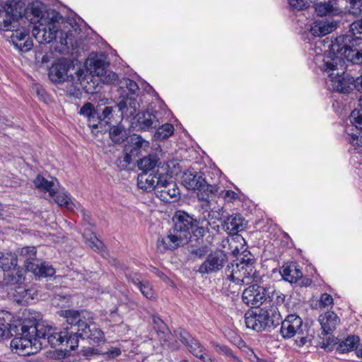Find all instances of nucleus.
<instances>
[{"label": "nucleus", "instance_id": "nucleus-1", "mask_svg": "<svg viewBox=\"0 0 362 362\" xmlns=\"http://www.w3.org/2000/svg\"><path fill=\"white\" fill-rule=\"evenodd\" d=\"M21 329L22 337L14 338L11 341L12 350L21 356L33 355L47 344L52 347L63 345L67 334V327L56 332L52 327L30 321Z\"/></svg>", "mask_w": 362, "mask_h": 362}, {"label": "nucleus", "instance_id": "nucleus-2", "mask_svg": "<svg viewBox=\"0 0 362 362\" xmlns=\"http://www.w3.org/2000/svg\"><path fill=\"white\" fill-rule=\"evenodd\" d=\"M329 52L322 58L325 69L337 71V74L346 70L344 58L354 64L362 63V37L340 35L329 46Z\"/></svg>", "mask_w": 362, "mask_h": 362}, {"label": "nucleus", "instance_id": "nucleus-3", "mask_svg": "<svg viewBox=\"0 0 362 362\" xmlns=\"http://www.w3.org/2000/svg\"><path fill=\"white\" fill-rule=\"evenodd\" d=\"M206 221V216L192 218L184 211H179L175 216L174 226L167 235L157 240V248L161 252L173 250L187 244L191 238L192 229Z\"/></svg>", "mask_w": 362, "mask_h": 362}, {"label": "nucleus", "instance_id": "nucleus-4", "mask_svg": "<svg viewBox=\"0 0 362 362\" xmlns=\"http://www.w3.org/2000/svg\"><path fill=\"white\" fill-rule=\"evenodd\" d=\"M280 332L285 339L296 337L295 341L299 346H303L308 341H310L313 337L308 325L303 323V320L294 314L288 315L281 322Z\"/></svg>", "mask_w": 362, "mask_h": 362}, {"label": "nucleus", "instance_id": "nucleus-5", "mask_svg": "<svg viewBox=\"0 0 362 362\" xmlns=\"http://www.w3.org/2000/svg\"><path fill=\"white\" fill-rule=\"evenodd\" d=\"M49 78L55 83L71 81L74 83L83 85L86 76L81 69H76L68 60L59 59L49 68Z\"/></svg>", "mask_w": 362, "mask_h": 362}, {"label": "nucleus", "instance_id": "nucleus-6", "mask_svg": "<svg viewBox=\"0 0 362 362\" xmlns=\"http://www.w3.org/2000/svg\"><path fill=\"white\" fill-rule=\"evenodd\" d=\"M254 260L243 259L240 262L228 265L226 269L227 278L238 284H248L257 281L259 276L255 269Z\"/></svg>", "mask_w": 362, "mask_h": 362}, {"label": "nucleus", "instance_id": "nucleus-7", "mask_svg": "<svg viewBox=\"0 0 362 362\" xmlns=\"http://www.w3.org/2000/svg\"><path fill=\"white\" fill-rule=\"evenodd\" d=\"M245 322L247 328L256 332H261L279 325L276 312L272 317L263 308L258 313L253 310L247 311L245 314Z\"/></svg>", "mask_w": 362, "mask_h": 362}, {"label": "nucleus", "instance_id": "nucleus-8", "mask_svg": "<svg viewBox=\"0 0 362 362\" xmlns=\"http://www.w3.org/2000/svg\"><path fill=\"white\" fill-rule=\"evenodd\" d=\"M0 267L4 271V281L6 284H16L23 279L22 271L18 267L17 255L0 252Z\"/></svg>", "mask_w": 362, "mask_h": 362}, {"label": "nucleus", "instance_id": "nucleus-9", "mask_svg": "<svg viewBox=\"0 0 362 362\" xmlns=\"http://www.w3.org/2000/svg\"><path fill=\"white\" fill-rule=\"evenodd\" d=\"M319 67L330 78L331 86L333 90L347 94L356 88L355 79L346 74V71L339 74H337V71L335 70H330V71H329L325 69L326 66L325 60L323 59L322 60V63L319 64Z\"/></svg>", "mask_w": 362, "mask_h": 362}, {"label": "nucleus", "instance_id": "nucleus-10", "mask_svg": "<svg viewBox=\"0 0 362 362\" xmlns=\"http://www.w3.org/2000/svg\"><path fill=\"white\" fill-rule=\"evenodd\" d=\"M13 315L6 310H0V339H8L12 336L15 338L21 337V328L28 325L29 321L13 322Z\"/></svg>", "mask_w": 362, "mask_h": 362}, {"label": "nucleus", "instance_id": "nucleus-11", "mask_svg": "<svg viewBox=\"0 0 362 362\" xmlns=\"http://www.w3.org/2000/svg\"><path fill=\"white\" fill-rule=\"evenodd\" d=\"M32 34L39 43L47 44L57 38V28L52 20L41 18L38 25L33 26Z\"/></svg>", "mask_w": 362, "mask_h": 362}, {"label": "nucleus", "instance_id": "nucleus-12", "mask_svg": "<svg viewBox=\"0 0 362 362\" xmlns=\"http://www.w3.org/2000/svg\"><path fill=\"white\" fill-rule=\"evenodd\" d=\"M267 298V288L257 284L248 286L243 293V300L248 306L259 307L265 304Z\"/></svg>", "mask_w": 362, "mask_h": 362}, {"label": "nucleus", "instance_id": "nucleus-13", "mask_svg": "<svg viewBox=\"0 0 362 362\" xmlns=\"http://www.w3.org/2000/svg\"><path fill=\"white\" fill-rule=\"evenodd\" d=\"M227 260V255L223 251L216 250L207 256L200 265L199 272L202 274L216 272L223 267Z\"/></svg>", "mask_w": 362, "mask_h": 362}, {"label": "nucleus", "instance_id": "nucleus-14", "mask_svg": "<svg viewBox=\"0 0 362 362\" xmlns=\"http://www.w3.org/2000/svg\"><path fill=\"white\" fill-rule=\"evenodd\" d=\"M267 298L263 308L267 310L268 313L272 317L273 314L274 315V312H276L278 323L279 324L281 320L280 310L284 307L285 296L276 292L274 287H268Z\"/></svg>", "mask_w": 362, "mask_h": 362}, {"label": "nucleus", "instance_id": "nucleus-15", "mask_svg": "<svg viewBox=\"0 0 362 362\" xmlns=\"http://www.w3.org/2000/svg\"><path fill=\"white\" fill-rule=\"evenodd\" d=\"M280 274L283 279L291 284L298 283L300 286H308L310 285L311 280L303 279V272L296 263L291 262L284 264L281 269Z\"/></svg>", "mask_w": 362, "mask_h": 362}, {"label": "nucleus", "instance_id": "nucleus-16", "mask_svg": "<svg viewBox=\"0 0 362 362\" xmlns=\"http://www.w3.org/2000/svg\"><path fill=\"white\" fill-rule=\"evenodd\" d=\"M21 2L11 1L6 4V19L0 21V30L4 31H13L17 26V18L22 15Z\"/></svg>", "mask_w": 362, "mask_h": 362}, {"label": "nucleus", "instance_id": "nucleus-17", "mask_svg": "<svg viewBox=\"0 0 362 362\" xmlns=\"http://www.w3.org/2000/svg\"><path fill=\"white\" fill-rule=\"evenodd\" d=\"M179 189L173 181H168L163 175L156 192V196L163 202H171L179 196Z\"/></svg>", "mask_w": 362, "mask_h": 362}, {"label": "nucleus", "instance_id": "nucleus-18", "mask_svg": "<svg viewBox=\"0 0 362 362\" xmlns=\"http://www.w3.org/2000/svg\"><path fill=\"white\" fill-rule=\"evenodd\" d=\"M61 316L66 318L69 325L76 327L77 329H76V330H77V332H81V328L86 327L90 319V313L86 310H62Z\"/></svg>", "mask_w": 362, "mask_h": 362}, {"label": "nucleus", "instance_id": "nucleus-19", "mask_svg": "<svg viewBox=\"0 0 362 362\" xmlns=\"http://www.w3.org/2000/svg\"><path fill=\"white\" fill-rule=\"evenodd\" d=\"M179 339L182 343L186 345L191 354L203 361L206 362L205 357L206 356V350L199 341L191 337L188 333L185 331L180 332Z\"/></svg>", "mask_w": 362, "mask_h": 362}, {"label": "nucleus", "instance_id": "nucleus-20", "mask_svg": "<svg viewBox=\"0 0 362 362\" xmlns=\"http://www.w3.org/2000/svg\"><path fill=\"white\" fill-rule=\"evenodd\" d=\"M164 175L144 172L138 175L137 185L140 189L147 192H151L153 189L156 192L160 184V180L163 178Z\"/></svg>", "mask_w": 362, "mask_h": 362}, {"label": "nucleus", "instance_id": "nucleus-21", "mask_svg": "<svg viewBox=\"0 0 362 362\" xmlns=\"http://www.w3.org/2000/svg\"><path fill=\"white\" fill-rule=\"evenodd\" d=\"M140 107L139 103L136 98L128 96L123 98L115 106L119 112V117L123 118L124 116L129 117H134Z\"/></svg>", "mask_w": 362, "mask_h": 362}, {"label": "nucleus", "instance_id": "nucleus-22", "mask_svg": "<svg viewBox=\"0 0 362 362\" xmlns=\"http://www.w3.org/2000/svg\"><path fill=\"white\" fill-rule=\"evenodd\" d=\"M247 226V221L240 214H233L227 217L223 223L225 230L230 234H236L243 230Z\"/></svg>", "mask_w": 362, "mask_h": 362}, {"label": "nucleus", "instance_id": "nucleus-23", "mask_svg": "<svg viewBox=\"0 0 362 362\" xmlns=\"http://www.w3.org/2000/svg\"><path fill=\"white\" fill-rule=\"evenodd\" d=\"M182 182L187 189H197L204 187L205 179L200 173L193 170H188L183 173Z\"/></svg>", "mask_w": 362, "mask_h": 362}, {"label": "nucleus", "instance_id": "nucleus-24", "mask_svg": "<svg viewBox=\"0 0 362 362\" xmlns=\"http://www.w3.org/2000/svg\"><path fill=\"white\" fill-rule=\"evenodd\" d=\"M322 332L328 334L335 330L340 323L339 317L333 312L328 311L319 316L318 319Z\"/></svg>", "mask_w": 362, "mask_h": 362}, {"label": "nucleus", "instance_id": "nucleus-25", "mask_svg": "<svg viewBox=\"0 0 362 362\" xmlns=\"http://www.w3.org/2000/svg\"><path fill=\"white\" fill-rule=\"evenodd\" d=\"M335 11L339 13H349L355 16L362 12V0H337Z\"/></svg>", "mask_w": 362, "mask_h": 362}, {"label": "nucleus", "instance_id": "nucleus-26", "mask_svg": "<svg viewBox=\"0 0 362 362\" xmlns=\"http://www.w3.org/2000/svg\"><path fill=\"white\" fill-rule=\"evenodd\" d=\"M80 337L89 339L95 344L100 343L105 340L103 332L101 329L96 327L90 319L86 327L81 328Z\"/></svg>", "mask_w": 362, "mask_h": 362}, {"label": "nucleus", "instance_id": "nucleus-27", "mask_svg": "<svg viewBox=\"0 0 362 362\" xmlns=\"http://www.w3.org/2000/svg\"><path fill=\"white\" fill-rule=\"evenodd\" d=\"M137 126L141 130H150L156 128L160 124L157 115L145 112L137 115Z\"/></svg>", "mask_w": 362, "mask_h": 362}, {"label": "nucleus", "instance_id": "nucleus-28", "mask_svg": "<svg viewBox=\"0 0 362 362\" xmlns=\"http://www.w3.org/2000/svg\"><path fill=\"white\" fill-rule=\"evenodd\" d=\"M34 184L41 191L49 192L50 197L56 195L59 185L56 178L50 177L49 180H47L41 175L37 176L34 180Z\"/></svg>", "mask_w": 362, "mask_h": 362}, {"label": "nucleus", "instance_id": "nucleus-29", "mask_svg": "<svg viewBox=\"0 0 362 362\" xmlns=\"http://www.w3.org/2000/svg\"><path fill=\"white\" fill-rule=\"evenodd\" d=\"M226 211L224 209V207L223 206L217 205V206H213V202L211 203V207H206L203 212L199 214L198 216H206V221L204 222V224H200L202 226L201 228L208 229V226L210 225L209 221H208L209 218H211L212 219H216L218 221L222 220V218L224 217V214Z\"/></svg>", "mask_w": 362, "mask_h": 362}, {"label": "nucleus", "instance_id": "nucleus-30", "mask_svg": "<svg viewBox=\"0 0 362 362\" xmlns=\"http://www.w3.org/2000/svg\"><path fill=\"white\" fill-rule=\"evenodd\" d=\"M148 147L149 142L148 141L139 135L134 134L131 136L129 144L126 145V151L138 156L141 151H146Z\"/></svg>", "mask_w": 362, "mask_h": 362}, {"label": "nucleus", "instance_id": "nucleus-31", "mask_svg": "<svg viewBox=\"0 0 362 362\" xmlns=\"http://www.w3.org/2000/svg\"><path fill=\"white\" fill-rule=\"evenodd\" d=\"M197 197L199 201L203 202L202 209L204 211L206 207H211V203L215 201L216 189L212 186H205L197 189Z\"/></svg>", "mask_w": 362, "mask_h": 362}, {"label": "nucleus", "instance_id": "nucleus-32", "mask_svg": "<svg viewBox=\"0 0 362 362\" xmlns=\"http://www.w3.org/2000/svg\"><path fill=\"white\" fill-rule=\"evenodd\" d=\"M28 272H31L35 276L40 277L52 276L55 270L52 265L45 262H40L39 259L35 264H29L28 266Z\"/></svg>", "mask_w": 362, "mask_h": 362}, {"label": "nucleus", "instance_id": "nucleus-33", "mask_svg": "<svg viewBox=\"0 0 362 362\" xmlns=\"http://www.w3.org/2000/svg\"><path fill=\"white\" fill-rule=\"evenodd\" d=\"M37 250L35 247H25L21 249L17 255L18 261L23 263V266L28 271L29 264H35L38 260L36 257Z\"/></svg>", "mask_w": 362, "mask_h": 362}, {"label": "nucleus", "instance_id": "nucleus-34", "mask_svg": "<svg viewBox=\"0 0 362 362\" xmlns=\"http://www.w3.org/2000/svg\"><path fill=\"white\" fill-rule=\"evenodd\" d=\"M90 73L97 76H103L106 74V63L98 57H90L86 62Z\"/></svg>", "mask_w": 362, "mask_h": 362}, {"label": "nucleus", "instance_id": "nucleus-35", "mask_svg": "<svg viewBox=\"0 0 362 362\" xmlns=\"http://www.w3.org/2000/svg\"><path fill=\"white\" fill-rule=\"evenodd\" d=\"M337 0H329L327 3H316L315 10L317 16H324L327 15L337 16L340 14L339 11H335Z\"/></svg>", "mask_w": 362, "mask_h": 362}, {"label": "nucleus", "instance_id": "nucleus-36", "mask_svg": "<svg viewBox=\"0 0 362 362\" xmlns=\"http://www.w3.org/2000/svg\"><path fill=\"white\" fill-rule=\"evenodd\" d=\"M336 28L333 23L319 22L315 23L310 28V33L313 36L322 37L330 33Z\"/></svg>", "mask_w": 362, "mask_h": 362}, {"label": "nucleus", "instance_id": "nucleus-37", "mask_svg": "<svg viewBox=\"0 0 362 362\" xmlns=\"http://www.w3.org/2000/svg\"><path fill=\"white\" fill-rule=\"evenodd\" d=\"M128 132L126 129L120 125L114 126L110 129V137L111 140L117 144H120L128 139Z\"/></svg>", "mask_w": 362, "mask_h": 362}, {"label": "nucleus", "instance_id": "nucleus-38", "mask_svg": "<svg viewBox=\"0 0 362 362\" xmlns=\"http://www.w3.org/2000/svg\"><path fill=\"white\" fill-rule=\"evenodd\" d=\"M79 113L88 119V127H91L93 130L98 128L99 124H100V121H98V123L91 122V119H94L95 115V108L93 104L90 103H85L80 109Z\"/></svg>", "mask_w": 362, "mask_h": 362}, {"label": "nucleus", "instance_id": "nucleus-39", "mask_svg": "<svg viewBox=\"0 0 362 362\" xmlns=\"http://www.w3.org/2000/svg\"><path fill=\"white\" fill-rule=\"evenodd\" d=\"M80 332H77V330L69 331V329L67 327V334L66 338H64V343L62 345L66 350L68 349L69 350H75L78 346Z\"/></svg>", "mask_w": 362, "mask_h": 362}, {"label": "nucleus", "instance_id": "nucleus-40", "mask_svg": "<svg viewBox=\"0 0 362 362\" xmlns=\"http://www.w3.org/2000/svg\"><path fill=\"white\" fill-rule=\"evenodd\" d=\"M159 158L156 155H149L141 159L139 162V167L144 172H148L153 170L158 165Z\"/></svg>", "mask_w": 362, "mask_h": 362}, {"label": "nucleus", "instance_id": "nucleus-41", "mask_svg": "<svg viewBox=\"0 0 362 362\" xmlns=\"http://www.w3.org/2000/svg\"><path fill=\"white\" fill-rule=\"evenodd\" d=\"M359 341V337L357 336H349L345 340L339 343L337 350L341 353H346L351 351Z\"/></svg>", "mask_w": 362, "mask_h": 362}, {"label": "nucleus", "instance_id": "nucleus-42", "mask_svg": "<svg viewBox=\"0 0 362 362\" xmlns=\"http://www.w3.org/2000/svg\"><path fill=\"white\" fill-rule=\"evenodd\" d=\"M174 127L171 124L165 123L160 127L158 126L154 134V138L157 140H164L173 135Z\"/></svg>", "mask_w": 362, "mask_h": 362}, {"label": "nucleus", "instance_id": "nucleus-43", "mask_svg": "<svg viewBox=\"0 0 362 362\" xmlns=\"http://www.w3.org/2000/svg\"><path fill=\"white\" fill-rule=\"evenodd\" d=\"M11 38L16 47H21L22 41L28 38V33L24 28L13 30Z\"/></svg>", "mask_w": 362, "mask_h": 362}, {"label": "nucleus", "instance_id": "nucleus-44", "mask_svg": "<svg viewBox=\"0 0 362 362\" xmlns=\"http://www.w3.org/2000/svg\"><path fill=\"white\" fill-rule=\"evenodd\" d=\"M54 201L59 206H65L67 209L71 211H74V208H76V205L65 194H59L56 195Z\"/></svg>", "mask_w": 362, "mask_h": 362}, {"label": "nucleus", "instance_id": "nucleus-45", "mask_svg": "<svg viewBox=\"0 0 362 362\" xmlns=\"http://www.w3.org/2000/svg\"><path fill=\"white\" fill-rule=\"evenodd\" d=\"M141 293L148 299H155V293L151 285L147 281H144L138 287Z\"/></svg>", "mask_w": 362, "mask_h": 362}, {"label": "nucleus", "instance_id": "nucleus-46", "mask_svg": "<svg viewBox=\"0 0 362 362\" xmlns=\"http://www.w3.org/2000/svg\"><path fill=\"white\" fill-rule=\"evenodd\" d=\"M349 119L357 129L362 130V107L354 110L350 115Z\"/></svg>", "mask_w": 362, "mask_h": 362}, {"label": "nucleus", "instance_id": "nucleus-47", "mask_svg": "<svg viewBox=\"0 0 362 362\" xmlns=\"http://www.w3.org/2000/svg\"><path fill=\"white\" fill-rule=\"evenodd\" d=\"M349 33L348 35L352 37H362V18L354 21L349 25Z\"/></svg>", "mask_w": 362, "mask_h": 362}, {"label": "nucleus", "instance_id": "nucleus-48", "mask_svg": "<svg viewBox=\"0 0 362 362\" xmlns=\"http://www.w3.org/2000/svg\"><path fill=\"white\" fill-rule=\"evenodd\" d=\"M121 88H126L132 95H134L139 90L137 84L132 80L124 78L121 81Z\"/></svg>", "mask_w": 362, "mask_h": 362}, {"label": "nucleus", "instance_id": "nucleus-49", "mask_svg": "<svg viewBox=\"0 0 362 362\" xmlns=\"http://www.w3.org/2000/svg\"><path fill=\"white\" fill-rule=\"evenodd\" d=\"M213 346L218 353L225 355L226 356L228 357H231L235 360L238 359L237 357L233 354L232 351L228 346L216 343H214Z\"/></svg>", "mask_w": 362, "mask_h": 362}, {"label": "nucleus", "instance_id": "nucleus-50", "mask_svg": "<svg viewBox=\"0 0 362 362\" xmlns=\"http://www.w3.org/2000/svg\"><path fill=\"white\" fill-rule=\"evenodd\" d=\"M86 244L97 252H101L104 246L103 243L95 235L87 240Z\"/></svg>", "mask_w": 362, "mask_h": 362}, {"label": "nucleus", "instance_id": "nucleus-51", "mask_svg": "<svg viewBox=\"0 0 362 362\" xmlns=\"http://www.w3.org/2000/svg\"><path fill=\"white\" fill-rule=\"evenodd\" d=\"M309 0H288L290 6L296 10H303L309 6Z\"/></svg>", "mask_w": 362, "mask_h": 362}, {"label": "nucleus", "instance_id": "nucleus-52", "mask_svg": "<svg viewBox=\"0 0 362 362\" xmlns=\"http://www.w3.org/2000/svg\"><path fill=\"white\" fill-rule=\"evenodd\" d=\"M333 304V298L328 293H322L319 301V306L321 308H327Z\"/></svg>", "mask_w": 362, "mask_h": 362}, {"label": "nucleus", "instance_id": "nucleus-53", "mask_svg": "<svg viewBox=\"0 0 362 362\" xmlns=\"http://www.w3.org/2000/svg\"><path fill=\"white\" fill-rule=\"evenodd\" d=\"M121 350L117 347H111L107 351L103 353L104 358L107 360L115 358L121 354Z\"/></svg>", "mask_w": 362, "mask_h": 362}, {"label": "nucleus", "instance_id": "nucleus-54", "mask_svg": "<svg viewBox=\"0 0 362 362\" xmlns=\"http://www.w3.org/2000/svg\"><path fill=\"white\" fill-rule=\"evenodd\" d=\"M68 39H69V34L66 32H64L62 30H59L57 29V38L54 40H57L58 42L61 44V45L63 46H67L68 45Z\"/></svg>", "mask_w": 362, "mask_h": 362}, {"label": "nucleus", "instance_id": "nucleus-55", "mask_svg": "<svg viewBox=\"0 0 362 362\" xmlns=\"http://www.w3.org/2000/svg\"><path fill=\"white\" fill-rule=\"evenodd\" d=\"M115 111V110L113 107H105L98 119L99 120H104L106 119H110L112 117V113Z\"/></svg>", "mask_w": 362, "mask_h": 362}, {"label": "nucleus", "instance_id": "nucleus-56", "mask_svg": "<svg viewBox=\"0 0 362 362\" xmlns=\"http://www.w3.org/2000/svg\"><path fill=\"white\" fill-rule=\"evenodd\" d=\"M127 277L137 287L144 281L141 279L140 276L136 273L127 274Z\"/></svg>", "mask_w": 362, "mask_h": 362}, {"label": "nucleus", "instance_id": "nucleus-57", "mask_svg": "<svg viewBox=\"0 0 362 362\" xmlns=\"http://www.w3.org/2000/svg\"><path fill=\"white\" fill-rule=\"evenodd\" d=\"M208 252V250L206 247H202L197 249H194L192 251V254L194 255L196 257L199 258L204 257Z\"/></svg>", "mask_w": 362, "mask_h": 362}, {"label": "nucleus", "instance_id": "nucleus-58", "mask_svg": "<svg viewBox=\"0 0 362 362\" xmlns=\"http://www.w3.org/2000/svg\"><path fill=\"white\" fill-rule=\"evenodd\" d=\"M222 193L223 194V198L228 202L238 198V194L231 190L223 191Z\"/></svg>", "mask_w": 362, "mask_h": 362}, {"label": "nucleus", "instance_id": "nucleus-59", "mask_svg": "<svg viewBox=\"0 0 362 362\" xmlns=\"http://www.w3.org/2000/svg\"><path fill=\"white\" fill-rule=\"evenodd\" d=\"M136 157L134 153H132L126 151V146H124V155L122 156L123 161H124L126 163L129 164L132 161V158Z\"/></svg>", "mask_w": 362, "mask_h": 362}, {"label": "nucleus", "instance_id": "nucleus-60", "mask_svg": "<svg viewBox=\"0 0 362 362\" xmlns=\"http://www.w3.org/2000/svg\"><path fill=\"white\" fill-rule=\"evenodd\" d=\"M97 354H100V353L99 352L98 349H94V348H88L87 349H86L84 351V354H83V355L86 358L92 356L93 355H97Z\"/></svg>", "mask_w": 362, "mask_h": 362}, {"label": "nucleus", "instance_id": "nucleus-61", "mask_svg": "<svg viewBox=\"0 0 362 362\" xmlns=\"http://www.w3.org/2000/svg\"><path fill=\"white\" fill-rule=\"evenodd\" d=\"M32 45V42L25 39V40L22 41V46L18 47L23 52H27L31 49Z\"/></svg>", "mask_w": 362, "mask_h": 362}, {"label": "nucleus", "instance_id": "nucleus-62", "mask_svg": "<svg viewBox=\"0 0 362 362\" xmlns=\"http://www.w3.org/2000/svg\"><path fill=\"white\" fill-rule=\"evenodd\" d=\"M153 322L159 329L165 327L163 322L158 317L153 316Z\"/></svg>", "mask_w": 362, "mask_h": 362}, {"label": "nucleus", "instance_id": "nucleus-63", "mask_svg": "<svg viewBox=\"0 0 362 362\" xmlns=\"http://www.w3.org/2000/svg\"><path fill=\"white\" fill-rule=\"evenodd\" d=\"M335 345L337 344V339L334 338V337H329L328 339H327V343L325 345V348H327L329 349H331L332 347H330V346L332 345Z\"/></svg>", "mask_w": 362, "mask_h": 362}, {"label": "nucleus", "instance_id": "nucleus-64", "mask_svg": "<svg viewBox=\"0 0 362 362\" xmlns=\"http://www.w3.org/2000/svg\"><path fill=\"white\" fill-rule=\"evenodd\" d=\"M356 89L358 91H362V75L357 78L356 80Z\"/></svg>", "mask_w": 362, "mask_h": 362}]
</instances>
